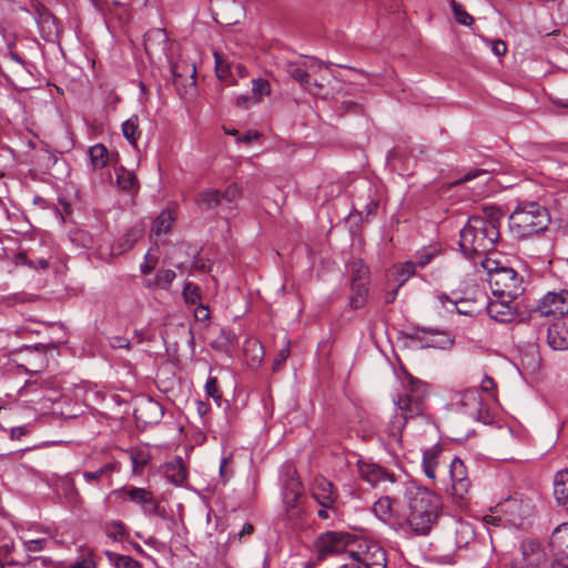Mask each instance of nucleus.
<instances>
[{"mask_svg":"<svg viewBox=\"0 0 568 568\" xmlns=\"http://www.w3.org/2000/svg\"><path fill=\"white\" fill-rule=\"evenodd\" d=\"M404 495L407 499V527L417 536L428 535L442 513L439 496L413 480L404 483Z\"/></svg>","mask_w":568,"mask_h":568,"instance_id":"1","label":"nucleus"},{"mask_svg":"<svg viewBox=\"0 0 568 568\" xmlns=\"http://www.w3.org/2000/svg\"><path fill=\"white\" fill-rule=\"evenodd\" d=\"M429 386L427 383L408 376L402 390L393 398L398 410L389 420L388 436L396 443L400 442L402 432L410 418L423 416L427 410Z\"/></svg>","mask_w":568,"mask_h":568,"instance_id":"2","label":"nucleus"},{"mask_svg":"<svg viewBox=\"0 0 568 568\" xmlns=\"http://www.w3.org/2000/svg\"><path fill=\"white\" fill-rule=\"evenodd\" d=\"M499 239L496 221L471 216L460 231L459 246L464 255L486 254L494 250Z\"/></svg>","mask_w":568,"mask_h":568,"instance_id":"3","label":"nucleus"},{"mask_svg":"<svg viewBox=\"0 0 568 568\" xmlns=\"http://www.w3.org/2000/svg\"><path fill=\"white\" fill-rule=\"evenodd\" d=\"M550 222L545 206L538 202H520L509 216L510 231L518 237H530L544 232Z\"/></svg>","mask_w":568,"mask_h":568,"instance_id":"4","label":"nucleus"},{"mask_svg":"<svg viewBox=\"0 0 568 568\" xmlns=\"http://www.w3.org/2000/svg\"><path fill=\"white\" fill-rule=\"evenodd\" d=\"M483 267L488 273V283L495 297L515 301L523 293V277L514 268L498 266L497 262L490 260H486Z\"/></svg>","mask_w":568,"mask_h":568,"instance_id":"5","label":"nucleus"},{"mask_svg":"<svg viewBox=\"0 0 568 568\" xmlns=\"http://www.w3.org/2000/svg\"><path fill=\"white\" fill-rule=\"evenodd\" d=\"M285 71L313 95H320L321 91L324 89V84L317 79L311 81V75L315 74L317 71L326 72L327 65L313 57L301 61L286 62Z\"/></svg>","mask_w":568,"mask_h":568,"instance_id":"6","label":"nucleus"},{"mask_svg":"<svg viewBox=\"0 0 568 568\" xmlns=\"http://www.w3.org/2000/svg\"><path fill=\"white\" fill-rule=\"evenodd\" d=\"M549 558L542 545L534 539L520 544V555L513 561L514 568H548Z\"/></svg>","mask_w":568,"mask_h":568,"instance_id":"7","label":"nucleus"},{"mask_svg":"<svg viewBox=\"0 0 568 568\" xmlns=\"http://www.w3.org/2000/svg\"><path fill=\"white\" fill-rule=\"evenodd\" d=\"M568 313V291L547 292L532 308V314L540 317H561Z\"/></svg>","mask_w":568,"mask_h":568,"instance_id":"8","label":"nucleus"},{"mask_svg":"<svg viewBox=\"0 0 568 568\" xmlns=\"http://www.w3.org/2000/svg\"><path fill=\"white\" fill-rule=\"evenodd\" d=\"M354 542L352 535L342 531H327L321 535L316 541V549L320 559L328 556L347 552L348 546Z\"/></svg>","mask_w":568,"mask_h":568,"instance_id":"9","label":"nucleus"},{"mask_svg":"<svg viewBox=\"0 0 568 568\" xmlns=\"http://www.w3.org/2000/svg\"><path fill=\"white\" fill-rule=\"evenodd\" d=\"M449 477L452 481V495L456 500L464 501L469 497L471 480L464 462L455 457L449 464Z\"/></svg>","mask_w":568,"mask_h":568,"instance_id":"10","label":"nucleus"},{"mask_svg":"<svg viewBox=\"0 0 568 568\" xmlns=\"http://www.w3.org/2000/svg\"><path fill=\"white\" fill-rule=\"evenodd\" d=\"M118 496L123 497V499L132 501L141 506L142 511L145 515H155L162 517L164 510L161 509L159 503L153 497V494L145 488L139 487H130V488H120L115 490Z\"/></svg>","mask_w":568,"mask_h":568,"instance_id":"11","label":"nucleus"},{"mask_svg":"<svg viewBox=\"0 0 568 568\" xmlns=\"http://www.w3.org/2000/svg\"><path fill=\"white\" fill-rule=\"evenodd\" d=\"M413 337L423 343L425 347L446 348L454 343L453 337L446 331L425 326H415Z\"/></svg>","mask_w":568,"mask_h":568,"instance_id":"12","label":"nucleus"},{"mask_svg":"<svg viewBox=\"0 0 568 568\" xmlns=\"http://www.w3.org/2000/svg\"><path fill=\"white\" fill-rule=\"evenodd\" d=\"M351 562L362 568H386V552L377 545H371L363 552L349 551Z\"/></svg>","mask_w":568,"mask_h":568,"instance_id":"13","label":"nucleus"},{"mask_svg":"<svg viewBox=\"0 0 568 568\" xmlns=\"http://www.w3.org/2000/svg\"><path fill=\"white\" fill-rule=\"evenodd\" d=\"M302 493L303 486L296 476V471L290 469L287 471V478L284 479L282 486L283 503L287 511L294 513L298 508Z\"/></svg>","mask_w":568,"mask_h":568,"instance_id":"14","label":"nucleus"},{"mask_svg":"<svg viewBox=\"0 0 568 568\" xmlns=\"http://www.w3.org/2000/svg\"><path fill=\"white\" fill-rule=\"evenodd\" d=\"M311 495L321 507L337 505L338 494L334 485L324 477H316L311 488Z\"/></svg>","mask_w":568,"mask_h":568,"instance_id":"15","label":"nucleus"},{"mask_svg":"<svg viewBox=\"0 0 568 568\" xmlns=\"http://www.w3.org/2000/svg\"><path fill=\"white\" fill-rule=\"evenodd\" d=\"M136 419L145 425L161 422L164 415L163 406L151 397L143 398L134 409Z\"/></svg>","mask_w":568,"mask_h":568,"instance_id":"16","label":"nucleus"},{"mask_svg":"<svg viewBox=\"0 0 568 568\" xmlns=\"http://www.w3.org/2000/svg\"><path fill=\"white\" fill-rule=\"evenodd\" d=\"M357 469L359 477L372 486H375L384 480L392 483L395 481V476L393 474L388 473L385 468L374 463L359 460L357 463Z\"/></svg>","mask_w":568,"mask_h":568,"instance_id":"17","label":"nucleus"},{"mask_svg":"<svg viewBox=\"0 0 568 568\" xmlns=\"http://www.w3.org/2000/svg\"><path fill=\"white\" fill-rule=\"evenodd\" d=\"M514 301L509 298H498L489 301L487 305L488 315L496 322L510 323L516 317V308L513 305Z\"/></svg>","mask_w":568,"mask_h":568,"instance_id":"18","label":"nucleus"},{"mask_svg":"<svg viewBox=\"0 0 568 568\" xmlns=\"http://www.w3.org/2000/svg\"><path fill=\"white\" fill-rule=\"evenodd\" d=\"M448 538L456 548H464L474 540L475 531L469 523L455 520Z\"/></svg>","mask_w":568,"mask_h":568,"instance_id":"19","label":"nucleus"},{"mask_svg":"<svg viewBox=\"0 0 568 568\" xmlns=\"http://www.w3.org/2000/svg\"><path fill=\"white\" fill-rule=\"evenodd\" d=\"M547 342L555 351L568 349V323L562 321L551 324L547 331Z\"/></svg>","mask_w":568,"mask_h":568,"instance_id":"20","label":"nucleus"},{"mask_svg":"<svg viewBox=\"0 0 568 568\" xmlns=\"http://www.w3.org/2000/svg\"><path fill=\"white\" fill-rule=\"evenodd\" d=\"M55 493L59 497L63 498L68 504L81 505L82 497L75 487L74 479L67 475L60 477L55 483Z\"/></svg>","mask_w":568,"mask_h":568,"instance_id":"21","label":"nucleus"},{"mask_svg":"<svg viewBox=\"0 0 568 568\" xmlns=\"http://www.w3.org/2000/svg\"><path fill=\"white\" fill-rule=\"evenodd\" d=\"M457 404L463 412L473 418H478L481 413L483 399L476 389H466L459 395Z\"/></svg>","mask_w":568,"mask_h":568,"instance_id":"22","label":"nucleus"},{"mask_svg":"<svg viewBox=\"0 0 568 568\" xmlns=\"http://www.w3.org/2000/svg\"><path fill=\"white\" fill-rule=\"evenodd\" d=\"M165 478L174 484L181 486L186 480L187 471L181 457H174L172 460L164 465Z\"/></svg>","mask_w":568,"mask_h":568,"instance_id":"23","label":"nucleus"},{"mask_svg":"<svg viewBox=\"0 0 568 568\" xmlns=\"http://www.w3.org/2000/svg\"><path fill=\"white\" fill-rule=\"evenodd\" d=\"M496 508L506 515L507 520L514 525L517 524L518 520L525 517L523 503L514 497H508L505 500L500 501Z\"/></svg>","mask_w":568,"mask_h":568,"instance_id":"24","label":"nucleus"},{"mask_svg":"<svg viewBox=\"0 0 568 568\" xmlns=\"http://www.w3.org/2000/svg\"><path fill=\"white\" fill-rule=\"evenodd\" d=\"M143 235V229L134 226L128 231L119 241L112 246L111 256L121 255L131 250L140 237Z\"/></svg>","mask_w":568,"mask_h":568,"instance_id":"25","label":"nucleus"},{"mask_svg":"<svg viewBox=\"0 0 568 568\" xmlns=\"http://www.w3.org/2000/svg\"><path fill=\"white\" fill-rule=\"evenodd\" d=\"M119 469L120 465L118 462H109L94 471H84L82 476L88 483H94L99 485L101 481L108 480L110 484L112 475L119 471Z\"/></svg>","mask_w":568,"mask_h":568,"instance_id":"26","label":"nucleus"},{"mask_svg":"<svg viewBox=\"0 0 568 568\" xmlns=\"http://www.w3.org/2000/svg\"><path fill=\"white\" fill-rule=\"evenodd\" d=\"M554 495L558 505L562 506L568 511V469L556 474Z\"/></svg>","mask_w":568,"mask_h":568,"instance_id":"27","label":"nucleus"},{"mask_svg":"<svg viewBox=\"0 0 568 568\" xmlns=\"http://www.w3.org/2000/svg\"><path fill=\"white\" fill-rule=\"evenodd\" d=\"M104 12H108L111 19L116 20L119 26H124L130 20L128 4L121 1H108V4L104 6Z\"/></svg>","mask_w":568,"mask_h":568,"instance_id":"28","label":"nucleus"},{"mask_svg":"<svg viewBox=\"0 0 568 568\" xmlns=\"http://www.w3.org/2000/svg\"><path fill=\"white\" fill-rule=\"evenodd\" d=\"M440 449L437 446L430 447L423 452V469L427 478L436 479V468L438 466V457Z\"/></svg>","mask_w":568,"mask_h":568,"instance_id":"29","label":"nucleus"},{"mask_svg":"<svg viewBox=\"0 0 568 568\" xmlns=\"http://www.w3.org/2000/svg\"><path fill=\"white\" fill-rule=\"evenodd\" d=\"M90 163L93 170H101L110 162V154L108 149L101 144H94L89 148Z\"/></svg>","mask_w":568,"mask_h":568,"instance_id":"30","label":"nucleus"},{"mask_svg":"<svg viewBox=\"0 0 568 568\" xmlns=\"http://www.w3.org/2000/svg\"><path fill=\"white\" fill-rule=\"evenodd\" d=\"M373 513L375 516L385 524H390L394 511L393 501L389 497H381L373 505Z\"/></svg>","mask_w":568,"mask_h":568,"instance_id":"31","label":"nucleus"},{"mask_svg":"<svg viewBox=\"0 0 568 568\" xmlns=\"http://www.w3.org/2000/svg\"><path fill=\"white\" fill-rule=\"evenodd\" d=\"M221 203V192L215 189H209L200 192L196 197V204L205 211L217 207Z\"/></svg>","mask_w":568,"mask_h":568,"instance_id":"32","label":"nucleus"},{"mask_svg":"<svg viewBox=\"0 0 568 568\" xmlns=\"http://www.w3.org/2000/svg\"><path fill=\"white\" fill-rule=\"evenodd\" d=\"M173 221L174 216L171 211H162L153 222L150 236L154 237L166 234L170 231Z\"/></svg>","mask_w":568,"mask_h":568,"instance_id":"33","label":"nucleus"},{"mask_svg":"<svg viewBox=\"0 0 568 568\" xmlns=\"http://www.w3.org/2000/svg\"><path fill=\"white\" fill-rule=\"evenodd\" d=\"M115 182L116 185L123 191H134L138 189V180L135 174L123 166L115 169Z\"/></svg>","mask_w":568,"mask_h":568,"instance_id":"34","label":"nucleus"},{"mask_svg":"<svg viewBox=\"0 0 568 568\" xmlns=\"http://www.w3.org/2000/svg\"><path fill=\"white\" fill-rule=\"evenodd\" d=\"M550 544L558 552L568 557V523L554 530Z\"/></svg>","mask_w":568,"mask_h":568,"instance_id":"35","label":"nucleus"},{"mask_svg":"<svg viewBox=\"0 0 568 568\" xmlns=\"http://www.w3.org/2000/svg\"><path fill=\"white\" fill-rule=\"evenodd\" d=\"M368 282L363 281H353L352 286V296H351V306L353 308H359L365 304L367 294H368Z\"/></svg>","mask_w":568,"mask_h":568,"instance_id":"36","label":"nucleus"},{"mask_svg":"<svg viewBox=\"0 0 568 568\" xmlns=\"http://www.w3.org/2000/svg\"><path fill=\"white\" fill-rule=\"evenodd\" d=\"M443 307H446L450 312L456 311L460 315L473 316L475 311L473 308H466L465 305L469 304L466 300L453 301L446 294L442 293L437 296Z\"/></svg>","mask_w":568,"mask_h":568,"instance_id":"37","label":"nucleus"},{"mask_svg":"<svg viewBox=\"0 0 568 568\" xmlns=\"http://www.w3.org/2000/svg\"><path fill=\"white\" fill-rule=\"evenodd\" d=\"M416 272V264L414 262L407 261L402 264H397L393 267L392 276H394L397 282V287L403 286L408 278L414 275Z\"/></svg>","mask_w":568,"mask_h":568,"instance_id":"38","label":"nucleus"},{"mask_svg":"<svg viewBox=\"0 0 568 568\" xmlns=\"http://www.w3.org/2000/svg\"><path fill=\"white\" fill-rule=\"evenodd\" d=\"M122 133L124 138L129 141V143L133 146L136 145L138 139L141 135V131L139 130V118L138 115H131L123 124H122Z\"/></svg>","mask_w":568,"mask_h":568,"instance_id":"39","label":"nucleus"},{"mask_svg":"<svg viewBox=\"0 0 568 568\" xmlns=\"http://www.w3.org/2000/svg\"><path fill=\"white\" fill-rule=\"evenodd\" d=\"M130 459L132 463V473L134 475H142L145 466L150 462V454L144 450H135L130 454Z\"/></svg>","mask_w":568,"mask_h":568,"instance_id":"40","label":"nucleus"},{"mask_svg":"<svg viewBox=\"0 0 568 568\" xmlns=\"http://www.w3.org/2000/svg\"><path fill=\"white\" fill-rule=\"evenodd\" d=\"M182 296L186 304L194 305L202 300V291L195 283L185 282L182 290Z\"/></svg>","mask_w":568,"mask_h":568,"instance_id":"41","label":"nucleus"},{"mask_svg":"<svg viewBox=\"0 0 568 568\" xmlns=\"http://www.w3.org/2000/svg\"><path fill=\"white\" fill-rule=\"evenodd\" d=\"M104 530L106 536L114 541L123 540L126 536V527L124 523L120 520H112L106 523Z\"/></svg>","mask_w":568,"mask_h":568,"instance_id":"42","label":"nucleus"},{"mask_svg":"<svg viewBox=\"0 0 568 568\" xmlns=\"http://www.w3.org/2000/svg\"><path fill=\"white\" fill-rule=\"evenodd\" d=\"M271 94V84L266 79L256 78L252 80V95L255 102H261L263 97Z\"/></svg>","mask_w":568,"mask_h":568,"instance_id":"43","label":"nucleus"},{"mask_svg":"<svg viewBox=\"0 0 568 568\" xmlns=\"http://www.w3.org/2000/svg\"><path fill=\"white\" fill-rule=\"evenodd\" d=\"M106 555L113 561L115 568H142L141 564L126 555H118L108 551Z\"/></svg>","mask_w":568,"mask_h":568,"instance_id":"44","label":"nucleus"},{"mask_svg":"<svg viewBox=\"0 0 568 568\" xmlns=\"http://www.w3.org/2000/svg\"><path fill=\"white\" fill-rule=\"evenodd\" d=\"M450 7L459 24L469 27L474 23V18L456 0L450 1Z\"/></svg>","mask_w":568,"mask_h":568,"instance_id":"45","label":"nucleus"},{"mask_svg":"<svg viewBox=\"0 0 568 568\" xmlns=\"http://www.w3.org/2000/svg\"><path fill=\"white\" fill-rule=\"evenodd\" d=\"M175 277L173 270H161L155 274L154 284L161 288H168Z\"/></svg>","mask_w":568,"mask_h":568,"instance_id":"46","label":"nucleus"},{"mask_svg":"<svg viewBox=\"0 0 568 568\" xmlns=\"http://www.w3.org/2000/svg\"><path fill=\"white\" fill-rule=\"evenodd\" d=\"M368 282V267L361 261L352 264V282L353 281Z\"/></svg>","mask_w":568,"mask_h":568,"instance_id":"47","label":"nucleus"},{"mask_svg":"<svg viewBox=\"0 0 568 568\" xmlns=\"http://www.w3.org/2000/svg\"><path fill=\"white\" fill-rule=\"evenodd\" d=\"M242 195V189L233 183L229 185L223 193H221V201L224 200L227 203H233Z\"/></svg>","mask_w":568,"mask_h":568,"instance_id":"48","label":"nucleus"},{"mask_svg":"<svg viewBox=\"0 0 568 568\" xmlns=\"http://www.w3.org/2000/svg\"><path fill=\"white\" fill-rule=\"evenodd\" d=\"M205 394L209 397H212L215 402H219L222 398V394L217 387V379L215 377L210 376L205 383Z\"/></svg>","mask_w":568,"mask_h":568,"instance_id":"49","label":"nucleus"},{"mask_svg":"<svg viewBox=\"0 0 568 568\" xmlns=\"http://www.w3.org/2000/svg\"><path fill=\"white\" fill-rule=\"evenodd\" d=\"M214 57H215V72H216V75L220 79L223 80V79H225L227 77L229 72L233 71V68H232V65H230L227 63H224V61L221 59L220 54L214 53Z\"/></svg>","mask_w":568,"mask_h":568,"instance_id":"50","label":"nucleus"},{"mask_svg":"<svg viewBox=\"0 0 568 568\" xmlns=\"http://www.w3.org/2000/svg\"><path fill=\"white\" fill-rule=\"evenodd\" d=\"M7 68L10 69V70H13V63L17 64L19 67V69L21 70H26V63L24 61L22 60V58L16 53L11 47H9V52H8V59H7Z\"/></svg>","mask_w":568,"mask_h":568,"instance_id":"51","label":"nucleus"},{"mask_svg":"<svg viewBox=\"0 0 568 568\" xmlns=\"http://www.w3.org/2000/svg\"><path fill=\"white\" fill-rule=\"evenodd\" d=\"M317 516L324 520H335L338 517L337 505L333 507H321L317 511Z\"/></svg>","mask_w":568,"mask_h":568,"instance_id":"52","label":"nucleus"},{"mask_svg":"<svg viewBox=\"0 0 568 568\" xmlns=\"http://www.w3.org/2000/svg\"><path fill=\"white\" fill-rule=\"evenodd\" d=\"M45 544H47L45 538L31 539V540H26L23 542L24 549L27 551H31V552L41 551L44 548Z\"/></svg>","mask_w":568,"mask_h":568,"instance_id":"53","label":"nucleus"},{"mask_svg":"<svg viewBox=\"0 0 568 568\" xmlns=\"http://www.w3.org/2000/svg\"><path fill=\"white\" fill-rule=\"evenodd\" d=\"M73 241L80 243L83 247L90 248L93 246V239L84 231H78L73 235Z\"/></svg>","mask_w":568,"mask_h":568,"instance_id":"54","label":"nucleus"},{"mask_svg":"<svg viewBox=\"0 0 568 568\" xmlns=\"http://www.w3.org/2000/svg\"><path fill=\"white\" fill-rule=\"evenodd\" d=\"M253 531H254L253 525L250 523H246L243 525L242 529L237 534L233 535L230 539L239 540V542H242L245 540V538L247 536H251L253 534Z\"/></svg>","mask_w":568,"mask_h":568,"instance_id":"55","label":"nucleus"},{"mask_svg":"<svg viewBox=\"0 0 568 568\" xmlns=\"http://www.w3.org/2000/svg\"><path fill=\"white\" fill-rule=\"evenodd\" d=\"M156 257H153L150 255V253H146L145 257H144V262L140 265V271L142 274H149L151 273L155 265H156Z\"/></svg>","mask_w":568,"mask_h":568,"instance_id":"56","label":"nucleus"},{"mask_svg":"<svg viewBox=\"0 0 568 568\" xmlns=\"http://www.w3.org/2000/svg\"><path fill=\"white\" fill-rule=\"evenodd\" d=\"M258 102H255V99L253 95H240L235 100V105L240 109L246 110L251 108L252 105L257 104Z\"/></svg>","mask_w":568,"mask_h":568,"instance_id":"57","label":"nucleus"},{"mask_svg":"<svg viewBox=\"0 0 568 568\" xmlns=\"http://www.w3.org/2000/svg\"><path fill=\"white\" fill-rule=\"evenodd\" d=\"M194 317L199 322H207L210 320V310L203 304H199L194 311Z\"/></svg>","mask_w":568,"mask_h":568,"instance_id":"58","label":"nucleus"},{"mask_svg":"<svg viewBox=\"0 0 568 568\" xmlns=\"http://www.w3.org/2000/svg\"><path fill=\"white\" fill-rule=\"evenodd\" d=\"M288 356H290V349L286 346L278 352V354L274 361V364H273L274 371L280 369V367L286 362Z\"/></svg>","mask_w":568,"mask_h":568,"instance_id":"59","label":"nucleus"},{"mask_svg":"<svg viewBox=\"0 0 568 568\" xmlns=\"http://www.w3.org/2000/svg\"><path fill=\"white\" fill-rule=\"evenodd\" d=\"M495 389V382L491 377L485 376L480 382V390L488 396L493 395V390Z\"/></svg>","mask_w":568,"mask_h":568,"instance_id":"60","label":"nucleus"},{"mask_svg":"<svg viewBox=\"0 0 568 568\" xmlns=\"http://www.w3.org/2000/svg\"><path fill=\"white\" fill-rule=\"evenodd\" d=\"M488 175H489L488 171L483 170V169H475V170H470L469 172H467L460 179V182H467V181L474 180V179L479 178V176H486L487 178Z\"/></svg>","mask_w":568,"mask_h":568,"instance_id":"61","label":"nucleus"},{"mask_svg":"<svg viewBox=\"0 0 568 568\" xmlns=\"http://www.w3.org/2000/svg\"><path fill=\"white\" fill-rule=\"evenodd\" d=\"M491 51L498 55V57H501L506 53L507 51V45L504 41L501 40H495L491 42Z\"/></svg>","mask_w":568,"mask_h":568,"instance_id":"62","label":"nucleus"},{"mask_svg":"<svg viewBox=\"0 0 568 568\" xmlns=\"http://www.w3.org/2000/svg\"><path fill=\"white\" fill-rule=\"evenodd\" d=\"M14 544L11 539L4 540L0 544V555L8 556L13 550Z\"/></svg>","mask_w":568,"mask_h":568,"instance_id":"63","label":"nucleus"},{"mask_svg":"<svg viewBox=\"0 0 568 568\" xmlns=\"http://www.w3.org/2000/svg\"><path fill=\"white\" fill-rule=\"evenodd\" d=\"M558 11L560 18L568 22V0H560Z\"/></svg>","mask_w":568,"mask_h":568,"instance_id":"64","label":"nucleus"}]
</instances>
